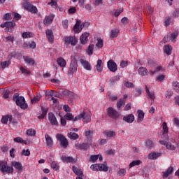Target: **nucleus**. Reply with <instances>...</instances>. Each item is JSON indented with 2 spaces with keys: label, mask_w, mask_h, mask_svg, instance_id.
Returning <instances> with one entry per match:
<instances>
[{
  "label": "nucleus",
  "mask_w": 179,
  "mask_h": 179,
  "mask_svg": "<svg viewBox=\"0 0 179 179\" xmlns=\"http://www.w3.org/2000/svg\"><path fill=\"white\" fill-rule=\"evenodd\" d=\"M57 139L59 141L60 145L62 148H64V149H66L68 148V145H69V143L68 142V139L64 136L62 134H57L56 136Z\"/></svg>",
  "instance_id": "nucleus-8"
},
{
  "label": "nucleus",
  "mask_w": 179,
  "mask_h": 179,
  "mask_svg": "<svg viewBox=\"0 0 179 179\" xmlns=\"http://www.w3.org/2000/svg\"><path fill=\"white\" fill-rule=\"evenodd\" d=\"M162 156V152H151L148 155V159H150L151 160H155V159H157V157H160Z\"/></svg>",
  "instance_id": "nucleus-26"
},
{
  "label": "nucleus",
  "mask_w": 179,
  "mask_h": 179,
  "mask_svg": "<svg viewBox=\"0 0 179 179\" xmlns=\"http://www.w3.org/2000/svg\"><path fill=\"white\" fill-rule=\"evenodd\" d=\"M123 121L128 122V124H132L135 121V116L134 114H129L127 116L123 117Z\"/></svg>",
  "instance_id": "nucleus-18"
},
{
  "label": "nucleus",
  "mask_w": 179,
  "mask_h": 179,
  "mask_svg": "<svg viewBox=\"0 0 179 179\" xmlns=\"http://www.w3.org/2000/svg\"><path fill=\"white\" fill-rule=\"evenodd\" d=\"M22 156H29L30 155V150H23L22 152Z\"/></svg>",
  "instance_id": "nucleus-62"
},
{
  "label": "nucleus",
  "mask_w": 179,
  "mask_h": 179,
  "mask_svg": "<svg viewBox=\"0 0 179 179\" xmlns=\"http://www.w3.org/2000/svg\"><path fill=\"white\" fill-rule=\"evenodd\" d=\"M108 96L112 101H114L118 99L117 96H113L110 92H108Z\"/></svg>",
  "instance_id": "nucleus-56"
},
{
  "label": "nucleus",
  "mask_w": 179,
  "mask_h": 179,
  "mask_svg": "<svg viewBox=\"0 0 179 179\" xmlns=\"http://www.w3.org/2000/svg\"><path fill=\"white\" fill-rule=\"evenodd\" d=\"M13 100L15 101L17 106L18 107H20L22 110H26L27 107H29V105L26 103V99L24 96H19V93L14 94L13 96Z\"/></svg>",
  "instance_id": "nucleus-1"
},
{
  "label": "nucleus",
  "mask_w": 179,
  "mask_h": 179,
  "mask_svg": "<svg viewBox=\"0 0 179 179\" xmlns=\"http://www.w3.org/2000/svg\"><path fill=\"white\" fill-rule=\"evenodd\" d=\"M76 146V149H78V150H87V149L89 148H90V146L89 145V144L87 143H76L75 144Z\"/></svg>",
  "instance_id": "nucleus-15"
},
{
  "label": "nucleus",
  "mask_w": 179,
  "mask_h": 179,
  "mask_svg": "<svg viewBox=\"0 0 179 179\" xmlns=\"http://www.w3.org/2000/svg\"><path fill=\"white\" fill-rule=\"evenodd\" d=\"M174 171V168L173 166H170L166 172H163V178H167L170 174H173Z\"/></svg>",
  "instance_id": "nucleus-25"
},
{
  "label": "nucleus",
  "mask_w": 179,
  "mask_h": 179,
  "mask_svg": "<svg viewBox=\"0 0 179 179\" xmlns=\"http://www.w3.org/2000/svg\"><path fill=\"white\" fill-rule=\"evenodd\" d=\"M101 64H103V61H101V59H98L96 65V69L97 72H103V69L101 68Z\"/></svg>",
  "instance_id": "nucleus-38"
},
{
  "label": "nucleus",
  "mask_w": 179,
  "mask_h": 179,
  "mask_svg": "<svg viewBox=\"0 0 179 179\" xmlns=\"http://www.w3.org/2000/svg\"><path fill=\"white\" fill-rule=\"evenodd\" d=\"M80 23H82V21L80 20H77L76 24L73 27V30L75 31V33H80V31H82V29H83V27H85V24H82L80 25Z\"/></svg>",
  "instance_id": "nucleus-11"
},
{
  "label": "nucleus",
  "mask_w": 179,
  "mask_h": 179,
  "mask_svg": "<svg viewBox=\"0 0 179 179\" xmlns=\"http://www.w3.org/2000/svg\"><path fill=\"white\" fill-rule=\"evenodd\" d=\"M85 136L87 137V139L91 140V139H92V136H93V131H92V130H87V131L85 132Z\"/></svg>",
  "instance_id": "nucleus-43"
},
{
  "label": "nucleus",
  "mask_w": 179,
  "mask_h": 179,
  "mask_svg": "<svg viewBox=\"0 0 179 179\" xmlns=\"http://www.w3.org/2000/svg\"><path fill=\"white\" fill-rule=\"evenodd\" d=\"M107 67H108V69H109V71L110 72H117V70L118 69L117 63H115V62H114V60H113V59H110L107 62Z\"/></svg>",
  "instance_id": "nucleus-9"
},
{
  "label": "nucleus",
  "mask_w": 179,
  "mask_h": 179,
  "mask_svg": "<svg viewBox=\"0 0 179 179\" xmlns=\"http://www.w3.org/2000/svg\"><path fill=\"white\" fill-rule=\"evenodd\" d=\"M64 41L67 44H71V45H76L78 43V38L75 36H66L64 38Z\"/></svg>",
  "instance_id": "nucleus-13"
},
{
  "label": "nucleus",
  "mask_w": 179,
  "mask_h": 179,
  "mask_svg": "<svg viewBox=\"0 0 179 179\" xmlns=\"http://www.w3.org/2000/svg\"><path fill=\"white\" fill-rule=\"evenodd\" d=\"M10 93V91L8 89H5L3 92V99H9V94Z\"/></svg>",
  "instance_id": "nucleus-44"
},
{
  "label": "nucleus",
  "mask_w": 179,
  "mask_h": 179,
  "mask_svg": "<svg viewBox=\"0 0 179 179\" xmlns=\"http://www.w3.org/2000/svg\"><path fill=\"white\" fill-rule=\"evenodd\" d=\"M162 128L164 130V135H165L166 134H167V132H169V127H167V123L166 122H164L162 124Z\"/></svg>",
  "instance_id": "nucleus-48"
},
{
  "label": "nucleus",
  "mask_w": 179,
  "mask_h": 179,
  "mask_svg": "<svg viewBox=\"0 0 179 179\" xmlns=\"http://www.w3.org/2000/svg\"><path fill=\"white\" fill-rule=\"evenodd\" d=\"M107 114L108 117L110 118H113V120H117V118H120V116L121 115L120 113L116 111L113 108L109 107L107 109Z\"/></svg>",
  "instance_id": "nucleus-7"
},
{
  "label": "nucleus",
  "mask_w": 179,
  "mask_h": 179,
  "mask_svg": "<svg viewBox=\"0 0 179 179\" xmlns=\"http://www.w3.org/2000/svg\"><path fill=\"white\" fill-rule=\"evenodd\" d=\"M12 164L16 170H18V171H22L23 170V166H22V163L19 162H13Z\"/></svg>",
  "instance_id": "nucleus-28"
},
{
  "label": "nucleus",
  "mask_w": 179,
  "mask_h": 179,
  "mask_svg": "<svg viewBox=\"0 0 179 179\" xmlns=\"http://www.w3.org/2000/svg\"><path fill=\"white\" fill-rule=\"evenodd\" d=\"M120 66H121V68H125V66H128V61L122 60L120 62Z\"/></svg>",
  "instance_id": "nucleus-64"
},
{
  "label": "nucleus",
  "mask_w": 179,
  "mask_h": 179,
  "mask_svg": "<svg viewBox=\"0 0 179 179\" xmlns=\"http://www.w3.org/2000/svg\"><path fill=\"white\" fill-rule=\"evenodd\" d=\"M68 138H70V139H73V141H76V139H79V134L73 132V131H71L70 133H69L67 134Z\"/></svg>",
  "instance_id": "nucleus-30"
},
{
  "label": "nucleus",
  "mask_w": 179,
  "mask_h": 179,
  "mask_svg": "<svg viewBox=\"0 0 179 179\" xmlns=\"http://www.w3.org/2000/svg\"><path fill=\"white\" fill-rule=\"evenodd\" d=\"M137 113H138L137 122H142V121H143V118H145V113H143V110H138Z\"/></svg>",
  "instance_id": "nucleus-24"
},
{
  "label": "nucleus",
  "mask_w": 179,
  "mask_h": 179,
  "mask_svg": "<svg viewBox=\"0 0 179 179\" xmlns=\"http://www.w3.org/2000/svg\"><path fill=\"white\" fill-rule=\"evenodd\" d=\"M57 62L59 66L64 68V66H66V61L62 57L57 58Z\"/></svg>",
  "instance_id": "nucleus-32"
},
{
  "label": "nucleus",
  "mask_w": 179,
  "mask_h": 179,
  "mask_svg": "<svg viewBox=\"0 0 179 179\" xmlns=\"http://www.w3.org/2000/svg\"><path fill=\"white\" fill-rule=\"evenodd\" d=\"M22 5L23 8L25 9V10H27L28 12H30L31 13H37L38 12V10L37 9V7L36 6H33L31 3H30V1L27 0H23Z\"/></svg>",
  "instance_id": "nucleus-2"
},
{
  "label": "nucleus",
  "mask_w": 179,
  "mask_h": 179,
  "mask_svg": "<svg viewBox=\"0 0 179 179\" xmlns=\"http://www.w3.org/2000/svg\"><path fill=\"white\" fill-rule=\"evenodd\" d=\"M45 141H46V145L48 146V148H53L54 147V141H52V138L50 135L45 134Z\"/></svg>",
  "instance_id": "nucleus-20"
},
{
  "label": "nucleus",
  "mask_w": 179,
  "mask_h": 179,
  "mask_svg": "<svg viewBox=\"0 0 179 179\" xmlns=\"http://www.w3.org/2000/svg\"><path fill=\"white\" fill-rule=\"evenodd\" d=\"M78 71V61L76 59H73L71 60V62L70 63V67L68 71V75L71 76L73 75L75 72Z\"/></svg>",
  "instance_id": "nucleus-6"
},
{
  "label": "nucleus",
  "mask_w": 179,
  "mask_h": 179,
  "mask_svg": "<svg viewBox=\"0 0 179 179\" xmlns=\"http://www.w3.org/2000/svg\"><path fill=\"white\" fill-rule=\"evenodd\" d=\"M3 20H12V14L7 13L3 15Z\"/></svg>",
  "instance_id": "nucleus-49"
},
{
  "label": "nucleus",
  "mask_w": 179,
  "mask_h": 179,
  "mask_svg": "<svg viewBox=\"0 0 179 179\" xmlns=\"http://www.w3.org/2000/svg\"><path fill=\"white\" fill-rule=\"evenodd\" d=\"M80 62L83 66L85 68V69H86L87 71H92V66L90 65V63H89V62L83 59H81Z\"/></svg>",
  "instance_id": "nucleus-21"
},
{
  "label": "nucleus",
  "mask_w": 179,
  "mask_h": 179,
  "mask_svg": "<svg viewBox=\"0 0 179 179\" xmlns=\"http://www.w3.org/2000/svg\"><path fill=\"white\" fill-rule=\"evenodd\" d=\"M138 72L139 75H141L142 76H148V73H149L148 69L145 67H140L138 69Z\"/></svg>",
  "instance_id": "nucleus-23"
},
{
  "label": "nucleus",
  "mask_w": 179,
  "mask_h": 179,
  "mask_svg": "<svg viewBox=\"0 0 179 179\" xmlns=\"http://www.w3.org/2000/svg\"><path fill=\"white\" fill-rule=\"evenodd\" d=\"M164 51L166 55H171V51H173V48L170 45H166L164 47Z\"/></svg>",
  "instance_id": "nucleus-31"
},
{
  "label": "nucleus",
  "mask_w": 179,
  "mask_h": 179,
  "mask_svg": "<svg viewBox=\"0 0 179 179\" xmlns=\"http://www.w3.org/2000/svg\"><path fill=\"white\" fill-rule=\"evenodd\" d=\"M62 94H63V96H65V97H69V99L72 98V96H73V93L68 90H63L62 92Z\"/></svg>",
  "instance_id": "nucleus-36"
},
{
  "label": "nucleus",
  "mask_w": 179,
  "mask_h": 179,
  "mask_svg": "<svg viewBox=\"0 0 179 179\" xmlns=\"http://www.w3.org/2000/svg\"><path fill=\"white\" fill-rule=\"evenodd\" d=\"M90 36V34L87 32H85L83 34L80 38V43L83 45L87 44V41H89V36Z\"/></svg>",
  "instance_id": "nucleus-14"
},
{
  "label": "nucleus",
  "mask_w": 179,
  "mask_h": 179,
  "mask_svg": "<svg viewBox=\"0 0 179 179\" xmlns=\"http://www.w3.org/2000/svg\"><path fill=\"white\" fill-rule=\"evenodd\" d=\"M148 66H157V63H156V62H155V60H153L152 59H148Z\"/></svg>",
  "instance_id": "nucleus-52"
},
{
  "label": "nucleus",
  "mask_w": 179,
  "mask_h": 179,
  "mask_svg": "<svg viewBox=\"0 0 179 179\" xmlns=\"http://www.w3.org/2000/svg\"><path fill=\"white\" fill-rule=\"evenodd\" d=\"M50 166L55 171H58L59 170V166L58 165V163L55 161H51L50 162Z\"/></svg>",
  "instance_id": "nucleus-37"
},
{
  "label": "nucleus",
  "mask_w": 179,
  "mask_h": 179,
  "mask_svg": "<svg viewBox=\"0 0 179 179\" xmlns=\"http://www.w3.org/2000/svg\"><path fill=\"white\" fill-rule=\"evenodd\" d=\"M118 34H120V30L115 29L110 31V38H115L118 37Z\"/></svg>",
  "instance_id": "nucleus-34"
},
{
  "label": "nucleus",
  "mask_w": 179,
  "mask_h": 179,
  "mask_svg": "<svg viewBox=\"0 0 179 179\" xmlns=\"http://www.w3.org/2000/svg\"><path fill=\"white\" fill-rule=\"evenodd\" d=\"M173 87L174 90H176L177 93H179V83L177 81H174L173 83Z\"/></svg>",
  "instance_id": "nucleus-46"
},
{
  "label": "nucleus",
  "mask_w": 179,
  "mask_h": 179,
  "mask_svg": "<svg viewBox=\"0 0 179 179\" xmlns=\"http://www.w3.org/2000/svg\"><path fill=\"white\" fill-rule=\"evenodd\" d=\"M73 171L76 174V176H78V177H83V171H82V169L73 166Z\"/></svg>",
  "instance_id": "nucleus-27"
},
{
  "label": "nucleus",
  "mask_w": 179,
  "mask_h": 179,
  "mask_svg": "<svg viewBox=\"0 0 179 179\" xmlns=\"http://www.w3.org/2000/svg\"><path fill=\"white\" fill-rule=\"evenodd\" d=\"M24 60L25 61L26 64H28V65H35L36 62L33 58L29 57H24Z\"/></svg>",
  "instance_id": "nucleus-33"
},
{
  "label": "nucleus",
  "mask_w": 179,
  "mask_h": 179,
  "mask_svg": "<svg viewBox=\"0 0 179 179\" xmlns=\"http://www.w3.org/2000/svg\"><path fill=\"white\" fill-rule=\"evenodd\" d=\"M94 50V45L93 44H91L88 46V48L87 49V53L88 55H93V50Z\"/></svg>",
  "instance_id": "nucleus-41"
},
{
  "label": "nucleus",
  "mask_w": 179,
  "mask_h": 179,
  "mask_svg": "<svg viewBox=\"0 0 179 179\" xmlns=\"http://www.w3.org/2000/svg\"><path fill=\"white\" fill-rule=\"evenodd\" d=\"M124 86L126 87H135V85H134V83L129 82V81H127L126 83H124Z\"/></svg>",
  "instance_id": "nucleus-61"
},
{
  "label": "nucleus",
  "mask_w": 179,
  "mask_h": 179,
  "mask_svg": "<svg viewBox=\"0 0 179 179\" xmlns=\"http://www.w3.org/2000/svg\"><path fill=\"white\" fill-rule=\"evenodd\" d=\"M10 65V62L9 61H5L1 63V68L3 69H5V68L9 66Z\"/></svg>",
  "instance_id": "nucleus-50"
},
{
  "label": "nucleus",
  "mask_w": 179,
  "mask_h": 179,
  "mask_svg": "<svg viewBox=\"0 0 179 179\" xmlns=\"http://www.w3.org/2000/svg\"><path fill=\"white\" fill-rule=\"evenodd\" d=\"M162 69H163V67L162 66H159L158 67L156 68L155 70L150 71V75H155V73H156V72H159V71H162Z\"/></svg>",
  "instance_id": "nucleus-54"
},
{
  "label": "nucleus",
  "mask_w": 179,
  "mask_h": 179,
  "mask_svg": "<svg viewBox=\"0 0 179 179\" xmlns=\"http://www.w3.org/2000/svg\"><path fill=\"white\" fill-rule=\"evenodd\" d=\"M45 33L48 41L52 44L54 43V32H52V29H48Z\"/></svg>",
  "instance_id": "nucleus-17"
},
{
  "label": "nucleus",
  "mask_w": 179,
  "mask_h": 179,
  "mask_svg": "<svg viewBox=\"0 0 179 179\" xmlns=\"http://www.w3.org/2000/svg\"><path fill=\"white\" fill-rule=\"evenodd\" d=\"M52 20H54L52 17L47 16L43 20V24H45V26H48L52 23Z\"/></svg>",
  "instance_id": "nucleus-29"
},
{
  "label": "nucleus",
  "mask_w": 179,
  "mask_h": 179,
  "mask_svg": "<svg viewBox=\"0 0 179 179\" xmlns=\"http://www.w3.org/2000/svg\"><path fill=\"white\" fill-rule=\"evenodd\" d=\"M0 171L1 173H8L10 174V173H13V168L8 166V162L0 161Z\"/></svg>",
  "instance_id": "nucleus-5"
},
{
  "label": "nucleus",
  "mask_w": 179,
  "mask_h": 179,
  "mask_svg": "<svg viewBox=\"0 0 179 179\" xmlns=\"http://www.w3.org/2000/svg\"><path fill=\"white\" fill-rule=\"evenodd\" d=\"M99 171H108V167L104 164H98Z\"/></svg>",
  "instance_id": "nucleus-40"
},
{
  "label": "nucleus",
  "mask_w": 179,
  "mask_h": 179,
  "mask_svg": "<svg viewBox=\"0 0 179 179\" xmlns=\"http://www.w3.org/2000/svg\"><path fill=\"white\" fill-rule=\"evenodd\" d=\"M80 23H82V21L80 20H77L76 24L73 27V30L75 31V33H80V31H82V29H83V27H85V24H82L80 25Z\"/></svg>",
  "instance_id": "nucleus-10"
},
{
  "label": "nucleus",
  "mask_w": 179,
  "mask_h": 179,
  "mask_svg": "<svg viewBox=\"0 0 179 179\" xmlns=\"http://www.w3.org/2000/svg\"><path fill=\"white\" fill-rule=\"evenodd\" d=\"M90 169L93 170V171H99V164H92Z\"/></svg>",
  "instance_id": "nucleus-58"
},
{
  "label": "nucleus",
  "mask_w": 179,
  "mask_h": 179,
  "mask_svg": "<svg viewBox=\"0 0 179 179\" xmlns=\"http://www.w3.org/2000/svg\"><path fill=\"white\" fill-rule=\"evenodd\" d=\"M64 118L68 121H72V120H73V115L72 113H67L64 115Z\"/></svg>",
  "instance_id": "nucleus-53"
},
{
  "label": "nucleus",
  "mask_w": 179,
  "mask_h": 179,
  "mask_svg": "<svg viewBox=\"0 0 179 179\" xmlns=\"http://www.w3.org/2000/svg\"><path fill=\"white\" fill-rule=\"evenodd\" d=\"M145 146H147V148H149V149H150V148H153V141L148 140L145 142Z\"/></svg>",
  "instance_id": "nucleus-57"
},
{
  "label": "nucleus",
  "mask_w": 179,
  "mask_h": 179,
  "mask_svg": "<svg viewBox=\"0 0 179 179\" xmlns=\"http://www.w3.org/2000/svg\"><path fill=\"white\" fill-rule=\"evenodd\" d=\"M15 26H16V23L13 21L11 22H6L0 25L1 29H5L4 31L6 33H12L13 30H15ZM6 27V28H5Z\"/></svg>",
  "instance_id": "nucleus-3"
},
{
  "label": "nucleus",
  "mask_w": 179,
  "mask_h": 179,
  "mask_svg": "<svg viewBox=\"0 0 179 179\" xmlns=\"http://www.w3.org/2000/svg\"><path fill=\"white\" fill-rule=\"evenodd\" d=\"M61 159L64 163H76V161L72 157L62 156Z\"/></svg>",
  "instance_id": "nucleus-19"
},
{
  "label": "nucleus",
  "mask_w": 179,
  "mask_h": 179,
  "mask_svg": "<svg viewBox=\"0 0 179 179\" xmlns=\"http://www.w3.org/2000/svg\"><path fill=\"white\" fill-rule=\"evenodd\" d=\"M22 37L23 38H29L33 37V34L30 32H24L22 34Z\"/></svg>",
  "instance_id": "nucleus-55"
},
{
  "label": "nucleus",
  "mask_w": 179,
  "mask_h": 179,
  "mask_svg": "<svg viewBox=\"0 0 179 179\" xmlns=\"http://www.w3.org/2000/svg\"><path fill=\"white\" fill-rule=\"evenodd\" d=\"M99 159V155H92L90 157V162H92V163H94L96 162V160Z\"/></svg>",
  "instance_id": "nucleus-60"
},
{
  "label": "nucleus",
  "mask_w": 179,
  "mask_h": 179,
  "mask_svg": "<svg viewBox=\"0 0 179 179\" xmlns=\"http://www.w3.org/2000/svg\"><path fill=\"white\" fill-rule=\"evenodd\" d=\"M124 105H125V101L122 99H120L119 101H117V108L120 109L121 107H122Z\"/></svg>",
  "instance_id": "nucleus-59"
},
{
  "label": "nucleus",
  "mask_w": 179,
  "mask_h": 179,
  "mask_svg": "<svg viewBox=\"0 0 179 179\" xmlns=\"http://www.w3.org/2000/svg\"><path fill=\"white\" fill-rule=\"evenodd\" d=\"M78 120H83V122H90L92 121V117H90V115L86 114L85 111L81 113L78 116L73 117V121H78Z\"/></svg>",
  "instance_id": "nucleus-4"
},
{
  "label": "nucleus",
  "mask_w": 179,
  "mask_h": 179,
  "mask_svg": "<svg viewBox=\"0 0 179 179\" xmlns=\"http://www.w3.org/2000/svg\"><path fill=\"white\" fill-rule=\"evenodd\" d=\"M103 39L101 38L98 39V42L96 44V47H98V48H103Z\"/></svg>",
  "instance_id": "nucleus-51"
},
{
  "label": "nucleus",
  "mask_w": 179,
  "mask_h": 179,
  "mask_svg": "<svg viewBox=\"0 0 179 179\" xmlns=\"http://www.w3.org/2000/svg\"><path fill=\"white\" fill-rule=\"evenodd\" d=\"M171 96H173V91H171V90H168V91L166 92V97L167 99H171Z\"/></svg>",
  "instance_id": "nucleus-63"
},
{
  "label": "nucleus",
  "mask_w": 179,
  "mask_h": 179,
  "mask_svg": "<svg viewBox=\"0 0 179 179\" xmlns=\"http://www.w3.org/2000/svg\"><path fill=\"white\" fill-rule=\"evenodd\" d=\"M103 135L107 138H114L115 136V132L114 131H105Z\"/></svg>",
  "instance_id": "nucleus-35"
},
{
  "label": "nucleus",
  "mask_w": 179,
  "mask_h": 179,
  "mask_svg": "<svg viewBox=\"0 0 179 179\" xmlns=\"http://www.w3.org/2000/svg\"><path fill=\"white\" fill-rule=\"evenodd\" d=\"M27 135L29 136H34L36 135V130L33 129H29L27 131Z\"/></svg>",
  "instance_id": "nucleus-47"
},
{
  "label": "nucleus",
  "mask_w": 179,
  "mask_h": 179,
  "mask_svg": "<svg viewBox=\"0 0 179 179\" xmlns=\"http://www.w3.org/2000/svg\"><path fill=\"white\" fill-rule=\"evenodd\" d=\"M42 114L38 117V120H43L47 115V113H48V108H44V106H41Z\"/></svg>",
  "instance_id": "nucleus-22"
},
{
  "label": "nucleus",
  "mask_w": 179,
  "mask_h": 179,
  "mask_svg": "<svg viewBox=\"0 0 179 179\" xmlns=\"http://www.w3.org/2000/svg\"><path fill=\"white\" fill-rule=\"evenodd\" d=\"M41 97H43V96L41 95V94H38L36 95V96L34 97L31 100V103L32 104H36V103H38V101L41 99Z\"/></svg>",
  "instance_id": "nucleus-39"
},
{
  "label": "nucleus",
  "mask_w": 179,
  "mask_h": 179,
  "mask_svg": "<svg viewBox=\"0 0 179 179\" xmlns=\"http://www.w3.org/2000/svg\"><path fill=\"white\" fill-rule=\"evenodd\" d=\"M45 96H52L54 97H57V99H62V94H61V93L58 92H55L54 90H51V91H48L45 93Z\"/></svg>",
  "instance_id": "nucleus-16"
},
{
  "label": "nucleus",
  "mask_w": 179,
  "mask_h": 179,
  "mask_svg": "<svg viewBox=\"0 0 179 179\" xmlns=\"http://www.w3.org/2000/svg\"><path fill=\"white\" fill-rule=\"evenodd\" d=\"M117 174V176H120V177H124V176L127 174V170H125V169H121L119 170Z\"/></svg>",
  "instance_id": "nucleus-45"
},
{
  "label": "nucleus",
  "mask_w": 179,
  "mask_h": 179,
  "mask_svg": "<svg viewBox=\"0 0 179 179\" xmlns=\"http://www.w3.org/2000/svg\"><path fill=\"white\" fill-rule=\"evenodd\" d=\"M48 120L51 124V125H53L55 127H58V120H57V117H55V115L52 113V112H50L48 113Z\"/></svg>",
  "instance_id": "nucleus-12"
},
{
  "label": "nucleus",
  "mask_w": 179,
  "mask_h": 179,
  "mask_svg": "<svg viewBox=\"0 0 179 179\" xmlns=\"http://www.w3.org/2000/svg\"><path fill=\"white\" fill-rule=\"evenodd\" d=\"M142 162L141 160H134L129 164V167H134V166H139Z\"/></svg>",
  "instance_id": "nucleus-42"
}]
</instances>
